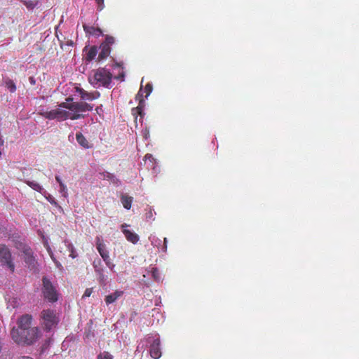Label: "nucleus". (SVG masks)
<instances>
[{"instance_id":"aec40b11","label":"nucleus","mask_w":359,"mask_h":359,"mask_svg":"<svg viewBox=\"0 0 359 359\" xmlns=\"http://www.w3.org/2000/svg\"><path fill=\"white\" fill-rule=\"evenodd\" d=\"M25 183L32 189L41 193L43 188L38 182L35 181H32L30 180H26Z\"/></svg>"},{"instance_id":"a211bd4d","label":"nucleus","mask_w":359,"mask_h":359,"mask_svg":"<svg viewBox=\"0 0 359 359\" xmlns=\"http://www.w3.org/2000/svg\"><path fill=\"white\" fill-rule=\"evenodd\" d=\"M97 54V47L95 46H91L88 52L86 53V60L88 62L92 61L93 59H95Z\"/></svg>"},{"instance_id":"9d476101","label":"nucleus","mask_w":359,"mask_h":359,"mask_svg":"<svg viewBox=\"0 0 359 359\" xmlns=\"http://www.w3.org/2000/svg\"><path fill=\"white\" fill-rule=\"evenodd\" d=\"M76 92L79 93L80 97L82 100L92 101L100 97V93L98 91L89 93L83 88H76Z\"/></svg>"},{"instance_id":"79ce46f5","label":"nucleus","mask_w":359,"mask_h":359,"mask_svg":"<svg viewBox=\"0 0 359 359\" xmlns=\"http://www.w3.org/2000/svg\"><path fill=\"white\" fill-rule=\"evenodd\" d=\"M20 359H33V358L31 357H29V356H22Z\"/></svg>"},{"instance_id":"7c9ffc66","label":"nucleus","mask_w":359,"mask_h":359,"mask_svg":"<svg viewBox=\"0 0 359 359\" xmlns=\"http://www.w3.org/2000/svg\"><path fill=\"white\" fill-rule=\"evenodd\" d=\"M93 292V288H87L86 289L83 297H88L91 295Z\"/></svg>"},{"instance_id":"f03ea898","label":"nucleus","mask_w":359,"mask_h":359,"mask_svg":"<svg viewBox=\"0 0 359 359\" xmlns=\"http://www.w3.org/2000/svg\"><path fill=\"white\" fill-rule=\"evenodd\" d=\"M71 97L66 98L65 102L59 104L61 108L67 109L69 111L60 108L55 109L56 120L62 121L67 119L77 120L83 118L86 116L85 113L90 111L93 109V105L86 102H74Z\"/></svg>"},{"instance_id":"ea45409f","label":"nucleus","mask_w":359,"mask_h":359,"mask_svg":"<svg viewBox=\"0 0 359 359\" xmlns=\"http://www.w3.org/2000/svg\"><path fill=\"white\" fill-rule=\"evenodd\" d=\"M50 258L52 259V260L55 262L57 259H55V256H54V254L52 253L50 255H49Z\"/></svg>"},{"instance_id":"473e14b6","label":"nucleus","mask_w":359,"mask_h":359,"mask_svg":"<svg viewBox=\"0 0 359 359\" xmlns=\"http://www.w3.org/2000/svg\"><path fill=\"white\" fill-rule=\"evenodd\" d=\"M166 250H167V238H164V244L162 248V251L166 252Z\"/></svg>"},{"instance_id":"4be33fe9","label":"nucleus","mask_w":359,"mask_h":359,"mask_svg":"<svg viewBox=\"0 0 359 359\" xmlns=\"http://www.w3.org/2000/svg\"><path fill=\"white\" fill-rule=\"evenodd\" d=\"M20 1L29 10L34 9L38 5V3H39V1L37 0H20Z\"/></svg>"},{"instance_id":"cd10ccee","label":"nucleus","mask_w":359,"mask_h":359,"mask_svg":"<svg viewBox=\"0 0 359 359\" xmlns=\"http://www.w3.org/2000/svg\"><path fill=\"white\" fill-rule=\"evenodd\" d=\"M95 1L97 4V10L102 11L104 8V0H95Z\"/></svg>"},{"instance_id":"4c0bfd02","label":"nucleus","mask_w":359,"mask_h":359,"mask_svg":"<svg viewBox=\"0 0 359 359\" xmlns=\"http://www.w3.org/2000/svg\"><path fill=\"white\" fill-rule=\"evenodd\" d=\"M55 180L59 183L60 185V182H62L61 178L59 176H55Z\"/></svg>"},{"instance_id":"412c9836","label":"nucleus","mask_w":359,"mask_h":359,"mask_svg":"<svg viewBox=\"0 0 359 359\" xmlns=\"http://www.w3.org/2000/svg\"><path fill=\"white\" fill-rule=\"evenodd\" d=\"M41 116L44 117L45 118L49 119V120H56V114H55V109H53L50 111H41L39 113Z\"/></svg>"},{"instance_id":"39448f33","label":"nucleus","mask_w":359,"mask_h":359,"mask_svg":"<svg viewBox=\"0 0 359 359\" xmlns=\"http://www.w3.org/2000/svg\"><path fill=\"white\" fill-rule=\"evenodd\" d=\"M43 287L41 289L45 299L50 303H54L58 299V292L50 280L46 277L42 278Z\"/></svg>"},{"instance_id":"e433bc0d","label":"nucleus","mask_w":359,"mask_h":359,"mask_svg":"<svg viewBox=\"0 0 359 359\" xmlns=\"http://www.w3.org/2000/svg\"><path fill=\"white\" fill-rule=\"evenodd\" d=\"M54 263L55 264V265L57 268H59V269L62 268V264L57 260H56Z\"/></svg>"},{"instance_id":"c9c22d12","label":"nucleus","mask_w":359,"mask_h":359,"mask_svg":"<svg viewBox=\"0 0 359 359\" xmlns=\"http://www.w3.org/2000/svg\"><path fill=\"white\" fill-rule=\"evenodd\" d=\"M46 250H47V251H48L49 255L53 253L52 250H51V248H50V247L48 244L46 245Z\"/></svg>"},{"instance_id":"a19ab883","label":"nucleus","mask_w":359,"mask_h":359,"mask_svg":"<svg viewBox=\"0 0 359 359\" xmlns=\"http://www.w3.org/2000/svg\"><path fill=\"white\" fill-rule=\"evenodd\" d=\"M29 81L33 85L35 83V80H34V79L33 77H30L29 78Z\"/></svg>"},{"instance_id":"c756f323","label":"nucleus","mask_w":359,"mask_h":359,"mask_svg":"<svg viewBox=\"0 0 359 359\" xmlns=\"http://www.w3.org/2000/svg\"><path fill=\"white\" fill-rule=\"evenodd\" d=\"M8 87L10 89V91L12 93L15 92L16 90V86L12 81H11L9 83H8Z\"/></svg>"},{"instance_id":"b1692460","label":"nucleus","mask_w":359,"mask_h":359,"mask_svg":"<svg viewBox=\"0 0 359 359\" xmlns=\"http://www.w3.org/2000/svg\"><path fill=\"white\" fill-rule=\"evenodd\" d=\"M97 359H113V356L109 352L104 351L97 355Z\"/></svg>"},{"instance_id":"bb28decb","label":"nucleus","mask_w":359,"mask_h":359,"mask_svg":"<svg viewBox=\"0 0 359 359\" xmlns=\"http://www.w3.org/2000/svg\"><path fill=\"white\" fill-rule=\"evenodd\" d=\"M104 262H105L106 265L110 269H113L114 267L115 266V265L111 262V259L109 257V256L107 257V258H106V259H103Z\"/></svg>"},{"instance_id":"49530a36","label":"nucleus","mask_w":359,"mask_h":359,"mask_svg":"<svg viewBox=\"0 0 359 359\" xmlns=\"http://www.w3.org/2000/svg\"><path fill=\"white\" fill-rule=\"evenodd\" d=\"M151 215H152V212L150 211L149 216H151Z\"/></svg>"},{"instance_id":"6e6552de","label":"nucleus","mask_w":359,"mask_h":359,"mask_svg":"<svg viewBox=\"0 0 359 359\" xmlns=\"http://www.w3.org/2000/svg\"><path fill=\"white\" fill-rule=\"evenodd\" d=\"M23 252V259L27 265V266L29 269V270L33 271H38V263L37 261L34 256V252L30 248L25 247L22 250Z\"/></svg>"},{"instance_id":"2eb2a0df","label":"nucleus","mask_w":359,"mask_h":359,"mask_svg":"<svg viewBox=\"0 0 359 359\" xmlns=\"http://www.w3.org/2000/svg\"><path fill=\"white\" fill-rule=\"evenodd\" d=\"M123 294V292L121 290H116L114 292L109 294L105 297V302L107 305L114 303L117 299Z\"/></svg>"},{"instance_id":"9b49d317","label":"nucleus","mask_w":359,"mask_h":359,"mask_svg":"<svg viewBox=\"0 0 359 359\" xmlns=\"http://www.w3.org/2000/svg\"><path fill=\"white\" fill-rule=\"evenodd\" d=\"M161 341L158 338L154 340L150 346L149 353L150 355L154 359H158L161 356V351L160 348Z\"/></svg>"},{"instance_id":"a18cd8bd","label":"nucleus","mask_w":359,"mask_h":359,"mask_svg":"<svg viewBox=\"0 0 359 359\" xmlns=\"http://www.w3.org/2000/svg\"><path fill=\"white\" fill-rule=\"evenodd\" d=\"M151 215H152V212L150 211L149 216H151Z\"/></svg>"},{"instance_id":"6ab92c4d","label":"nucleus","mask_w":359,"mask_h":359,"mask_svg":"<svg viewBox=\"0 0 359 359\" xmlns=\"http://www.w3.org/2000/svg\"><path fill=\"white\" fill-rule=\"evenodd\" d=\"M93 266L95 272L103 278V269L102 268V262L100 259H95L93 262Z\"/></svg>"},{"instance_id":"a878e982","label":"nucleus","mask_w":359,"mask_h":359,"mask_svg":"<svg viewBox=\"0 0 359 359\" xmlns=\"http://www.w3.org/2000/svg\"><path fill=\"white\" fill-rule=\"evenodd\" d=\"M151 274H152L153 278L155 280H158L160 279L159 271H158V269L157 268H152V269H151Z\"/></svg>"},{"instance_id":"4468645a","label":"nucleus","mask_w":359,"mask_h":359,"mask_svg":"<svg viewBox=\"0 0 359 359\" xmlns=\"http://www.w3.org/2000/svg\"><path fill=\"white\" fill-rule=\"evenodd\" d=\"M76 139L79 144L83 148L90 149L93 147V144L89 142L81 132L76 133Z\"/></svg>"},{"instance_id":"7ed1b4c3","label":"nucleus","mask_w":359,"mask_h":359,"mask_svg":"<svg viewBox=\"0 0 359 359\" xmlns=\"http://www.w3.org/2000/svg\"><path fill=\"white\" fill-rule=\"evenodd\" d=\"M60 323L59 314L51 309H43L40 313V324L44 331L50 332Z\"/></svg>"},{"instance_id":"393cba45","label":"nucleus","mask_w":359,"mask_h":359,"mask_svg":"<svg viewBox=\"0 0 359 359\" xmlns=\"http://www.w3.org/2000/svg\"><path fill=\"white\" fill-rule=\"evenodd\" d=\"M153 89L152 84L150 83H148L146 84L144 88V93L146 94L145 97H147L151 93Z\"/></svg>"},{"instance_id":"37998d69","label":"nucleus","mask_w":359,"mask_h":359,"mask_svg":"<svg viewBox=\"0 0 359 359\" xmlns=\"http://www.w3.org/2000/svg\"><path fill=\"white\" fill-rule=\"evenodd\" d=\"M114 66L116 67H121V65L119 63H115Z\"/></svg>"},{"instance_id":"2f4dec72","label":"nucleus","mask_w":359,"mask_h":359,"mask_svg":"<svg viewBox=\"0 0 359 359\" xmlns=\"http://www.w3.org/2000/svg\"><path fill=\"white\" fill-rule=\"evenodd\" d=\"M124 77H125V73L123 72H121V73H120L118 75L114 77V79L116 80L123 81Z\"/></svg>"},{"instance_id":"1a4fd4ad","label":"nucleus","mask_w":359,"mask_h":359,"mask_svg":"<svg viewBox=\"0 0 359 359\" xmlns=\"http://www.w3.org/2000/svg\"><path fill=\"white\" fill-rule=\"evenodd\" d=\"M142 91V90L140 89L136 95V100L139 102L137 107L132 109V114L135 117V120L137 118L138 116L142 117L144 115L143 110L145 103L144 99L142 98L143 94Z\"/></svg>"},{"instance_id":"f257e3e1","label":"nucleus","mask_w":359,"mask_h":359,"mask_svg":"<svg viewBox=\"0 0 359 359\" xmlns=\"http://www.w3.org/2000/svg\"><path fill=\"white\" fill-rule=\"evenodd\" d=\"M32 316L29 314L21 316L17 320V327L11 330L12 339L18 345L30 346L41 337V330L38 327H32Z\"/></svg>"},{"instance_id":"ddd939ff","label":"nucleus","mask_w":359,"mask_h":359,"mask_svg":"<svg viewBox=\"0 0 359 359\" xmlns=\"http://www.w3.org/2000/svg\"><path fill=\"white\" fill-rule=\"evenodd\" d=\"M96 248L103 259H106L109 256V252L106 250L105 245L98 236L96 237Z\"/></svg>"},{"instance_id":"72a5a7b5","label":"nucleus","mask_w":359,"mask_h":359,"mask_svg":"<svg viewBox=\"0 0 359 359\" xmlns=\"http://www.w3.org/2000/svg\"><path fill=\"white\" fill-rule=\"evenodd\" d=\"M114 177V176L112 174L109 173V172H106V173L104 174V177H107V178L110 179V180L112 179Z\"/></svg>"},{"instance_id":"c03bdc74","label":"nucleus","mask_w":359,"mask_h":359,"mask_svg":"<svg viewBox=\"0 0 359 359\" xmlns=\"http://www.w3.org/2000/svg\"><path fill=\"white\" fill-rule=\"evenodd\" d=\"M95 110H96V111H97V112L98 113V111H100V107H97L95 109Z\"/></svg>"},{"instance_id":"f704fd0d","label":"nucleus","mask_w":359,"mask_h":359,"mask_svg":"<svg viewBox=\"0 0 359 359\" xmlns=\"http://www.w3.org/2000/svg\"><path fill=\"white\" fill-rule=\"evenodd\" d=\"M48 201L51 203V204H54V205H56L57 203L55 201L54 198H53L50 196H49V197L47 198Z\"/></svg>"},{"instance_id":"5701e85b","label":"nucleus","mask_w":359,"mask_h":359,"mask_svg":"<svg viewBox=\"0 0 359 359\" xmlns=\"http://www.w3.org/2000/svg\"><path fill=\"white\" fill-rule=\"evenodd\" d=\"M65 243H66V246L70 252L69 257H72V259L76 258L78 256V255L76 252V250L74 245L72 243H69L67 241H65Z\"/></svg>"},{"instance_id":"dca6fc26","label":"nucleus","mask_w":359,"mask_h":359,"mask_svg":"<svg viewBox=\"0 0 359 359\" xmlns=\"http://www.w3.org/2000/svg\"><path fill=\"white\" fill-rule=\"evenodd\" d=\"M83 29L86 34L88 35H94V36H101L103 35L102 31L100 28L94 27L93 26H88L86 25H83Z\"/></svg>"},{"instance_id":"f8f14e48","label":"nucleus","mask_w":359,"mask_h":359,"mask_svg":"<svg viewBox=\"0 0 359 359\" xmlns=\"http://www.w3.org/2000/svg\"><path fill=\"white\" fill-rule=\"evenodd\" d=\"M126 226H128L126 224H123L121 225V228L123 229V233L125 235L126 239L133 244L137 243L140 239L138 235L134 232L130 231L128 229H124Z\"/></svg>"},{"instance_id":"20e7f679","label":"nucleus","mask_w":359,"mask_h":359,"mask_svg":"<svg viewBox=\"0 0 359 359\" xmlns=\"http://www.w3.org/2000/svg\"><path fill=\"white\" fill-rule=\"evenodd\" d=\"M112 80V74L104 67L93 71L92 76L88 78L90 84L97 87L109 88Z\"/></svg>"},{"instance_id":"0eeeda50","label":"nucleus","mask_w":359,"mask_h":359,"mask_svg":"<svg viewBox=\"0 0 359 359\" xmlns=\"http://www.w3.org/2000/svg\"><path fill=\"white\" fill-rule=\"evenodd\" d=\"M115 43L114 37L107 35L105 40L100 44V48L101 49L100 53L97 57V61L101 62L106 59L111 53V46Z\"/></svg>"},{"instance_id":"58836bf2","label":"nucleus","mask_w":359,"mask_h":359,"mask_svg":"<svg viewBox=\"0 0 359 359\" xmlns=\"http://www.w3.org/2000/svg\"><path fill=\"white\" fill-rule=\"evenodd\" d=\"M145 158H146V159H151V158H152V155H151V154H146V156H145Z\"/></svg>"},{"instance_id":"c85d7f7f","label":"nucleus","mask_w":359,"mask_h":359,"mask_svg":"<svg viewBox=\"0 0 359 359\" xmlns=\"http://www.w3.org/2000/svg\"><path fill=\"white\" fill-rule=\"evenodd\" d=\"M60 191L63 193L64 196H67V189L66 185L63 182H60Z\"/></svg>"},{"instance_id":"f3484780","label":"nucleus","mask_w":359,"mask_h":359,"mask_svg":"<svg viewBox=\"0 0 359 359\" xmlns=\"http://www.w3.org/2000/svg\"><path fill=\"white\" fill-rule=\"evenodd\" d=\"M133 200V198L132 196H129L126 194H122L121 196V201L123 206L127 210H130L131 208Z\"/></svg>"},{"instance_id":"423d86ee","label":"nucleus","mask_w":359,"mask_h":359,"mask_svg":"<svg viewBox=\"0 0 359 359\" xmlns=\"http://www.w3.org/2000/svg\"><path fill=\"white\" fill-rule=\"evenodd\" d=\"M0 264L7 267L11 273L15 271V264L10 249L4 244H0Z\"/></svg>"}]
</instances>
